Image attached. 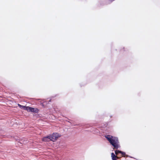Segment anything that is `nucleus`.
I'll return each mask as SVG.
<instances>
[{
  "mask_svg": "<svg viewBox=\"0 0 160 160\" xmlns=\"http://www.w3.org/2000/svg\"><path fill=\"white\" fill-rule=\"evenodd\" d=\"M29 112L38 113V112L39 110L37 108H34L30 107Z\"/></svg>",
  "mask_w": 160,
  "mask_h": 160,
  "instance_id": "obj_4",
  "label": "nucleus"
},
{
  "mask_svg": "<svg viewBox=\"0 0 160 160\" xmlns=\"http://www.w3.org/2000/svg\"><path fill=\"white\" fill-rule=\"evenodd\" d=\"M30 107H28V106H24V108L23 109L24 110H27L28 112H29V108H30Z\"/></svg>",
  "mask_w": 160,
  "mask_h": 160,
  "instance_id": "obj_6",
  "label": "nucleus"
},
{
  "mask_svg": "<svg viewBox=\"0 0 160 160\" xmlns=\"http://www.w3.org/2000/svg\"><path fill=\"white\" fill-rule=\"evenodd\" d=\"M126 156L127 157H130L131 158H132V157H131V156H128V155H126Z\"/></svg>",
  "mask_w": 160,
  "mask_h": 160,
  "instance_id": "obj_11",
  "label": "nucleus"
},
{
  "mask_svg": "<svg viewBox=\"0 0 160 160\" xmlns=\"http://www.w3.org/2000/svg\"><path fill=\"white\" fill-rule=\"evenodd\" d=\"M107 125H108V124L106 122L105 124L104 125V127H107Z\"/></svg>",
  "mask_w": 160,
  "mask_h": 160,
  "instance_id": "obj_10",
  "label": "nucleus"
},
{
  "mask_svg": "<svg viewBox=\"0 0 160 160\" xmlns=\"http://www.w3.org/2000/svg\"><path fill=\"white\" fill-rule=\"evenodd\" d=\"M42 141L44 142H49L50 141H52L51 139V135L48 136L46 137H43L42 139Z\"/></svg>",
  "mask_w": 160,
  "mask_h": 160,
  "instance_id": "obj_3",
  "label": "nucleus"
},
{
  "mask_svg": "<svg viewBox=\"0 0 160 160\" xmlns=\"http://www.w3.org/2000/svg\"><path fill=\"white\" fill-rule=\"evenodd\" d=\"M105 137L115 149H118L120 147L118 138L117 137L110 135H106L105 136Z\"/></svg>",
  "mask_w": 160,
  "mask_h": 160,
  "instance_id": "obj_1",
  "label": "nucleus"
},
{
  "mask_svg": "<svg viewBox=\"0 0 160 160\" xmlns=\"http://www.w3.org/2000/svg\"><path fill=\"white\" fill-rule=\"evenodd\" d=\"M119 151H121L120 150H116L115 151V154L116 155H117L118 154V153H120V152Z\"/></svg>",
  "mask_w": 160,
  "mask_h": 160,
  "instance_id": "obj_8",
  "label": "nucleus"
},
{
  "mask_svg": "<svg viewBox=\"0 0 160 160\" xmlns=\"http://www.w3.org/2000/svg\"><path fill=\"white\" fill-rule=\"evenodd\" d=\"M120 152V153H121L122 155H126V153L122 151H119Z\"/></svg>",
  "mask_w": 160,
  "mask_h": 160,
  "instance_id": "obj_9",
  "label": "nucleus"
},
{
  "mask_svg": "<svg viewBox=\"0 0 160 160\" xmlns=\"http://www.w3.org/2000/svg\"><path fill=\"white\" fill-rule=\"evenodd\" d=\"M110 118H112V116H110Z\"/></svg>",
  "mask_w": 160,
  "mask_h": 160,
  "instance_id": "obj_12",
  "label": "nucleus"
},
{
  "mask_svg": "<svg viewBox=\"0 0 160 160\" xmlns=\"http://www.w3.org/2000/svg\"><path fill=\"white\" fill-rule=\"evenodd\" d=\"M18 105L20 108L23 109H24V106L21 105L20 104H18Z\"/></svg>",
  "mask_w": 160,
  "mask_h": 160,
  "instance_id": "obj_7",
  "label": "nucleus"
},
{
  "mask_svg": "<svg viewBox=\"0 0 160 160\" xmlns=\"http://www.w3.org/2000/svg\"><path fill=\"white\" fill-rule=\"evenodd\" d=\"M60 137V135L57 133H53L51 135V139L53 142L55 141L57 139Z\"/></svg>",
  "mask_w": 160,
  "mask_h": 160,
  "instance_id": "obj_2",
  "label": "nucleus"
},
{
  "mask_svg": "<svg viewBox=\"0 0 160 160\" xmlns=\"http://www.w3.org/2000/svg\"><path fill=\"white\" fill-rule=\"evenodd\" d=\"M111 157L112 160H116L118 158L116 155L113 152L111 153Z\"/></svg>",
  "mask_w": 160,
  "mask_h": 160,
  "instance_id": "obj_5",
  "label": "nucleus"
}]
</instances>
